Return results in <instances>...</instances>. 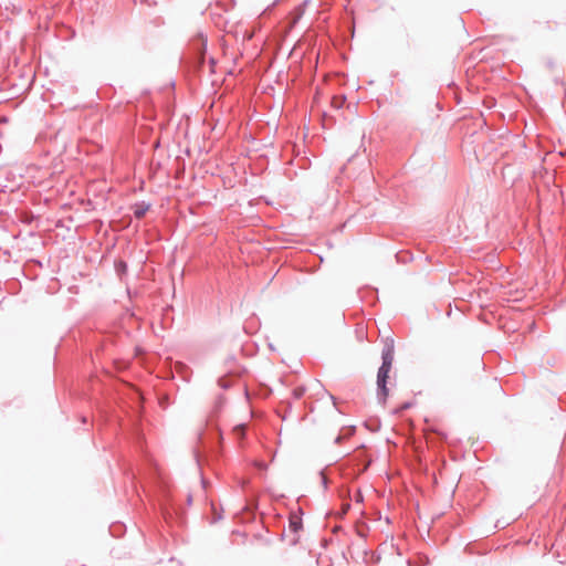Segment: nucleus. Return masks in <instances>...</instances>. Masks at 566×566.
I'll return each instance as SVG.
<instances>
[{"label":"nucleus","mask_w":566,"mask_h":566,"mask_svg":"<svg viewBox=\"0 0 566 566\" xmlns=\"http://www.w3.org/2000/svg\"><path fill=\"white\" fill-rule=\"evenodd\" d=\"M394 361V348L392 346L387 347L382 353V365L380 366L377 375V387L379 390V397L382 401L388 396V389L386 387L388 375L391 370Z\"/></svg>","instance_id":"obj_1"},{"label":"nucleus","mask_w":566,"mask_h":566,"mask_svg":"<svg viewBox=\"0 0 566 566\" xmlns=\"http://www.w3.org/2000/svg\"><path fill=\"white\" fill-rule=\"evenodd\" d=\"M344 103H345V97L344 96H334L333 99H332V105L335 108H340Z\"/></svg>","instance_id":"obj_2"},{"label":"nucleus","mask_w":566,"mask_h":566,"mask_svg":"<svg viewBox=\"0 0 566 566\" xmlns=\"http://www.w3.org/2000/svg\"><path fill=\"white\" fill-rule=\"evenodd\" d=\"M245 427L243 424L237 426L234 428V432H237L240 437H243Z\"/></svg>","instance_id":"obj_3"},{"label":"nucleus","mask_w":566,"mask_h":566,"mask_svg":"<svg viewBox=\"0 0 566 566\" xmlns=\"http://www.w3.org/2000/svg\"><path fill=\"white\" fill-rule=\"evenodd\" d=\"M301 523L298 521H291V527L294 532H296L300 527Z\"/></svg>","instance_id":"obj_4"},{"label":"nucleus","mask_w":566,"mask_h":566,"mask_svg":"<svg viewBox=\"0 0 566 566\" xmlns=\"http://www.w3.org/2000/svg\"><path fill=\"white\" fill-rule=\"evenodd\" d=\"M355 501L357 503H360L363 501V495H361V493L359 491H357L356 494H355Z\"/></svg>","instance_id":"obj_5"},{"label":"nucleus","mask_w":566,"mask_h":566,"mask_svg":"<svg viewBox=\"0 0 566 566\" xmlns=\"http://www.w3.org/2000/svg\"><path fill=\"white\" fill-rule=\"evenodd\" d=\"M144 213H145V209L136 210V211H135V216H136L137 218H142V217L144 216Z\"/></svg>","instance_id":"obj_6"},{"label":"nucleus","mask_w":566,"mask_h":566,"mask_svg":"<svg viewBox=\"0 0 566 566\" xmlns=\"http://www.w3.org/2000/svg\"><path fill=\"white\" fill-rule=\"evenodd\" d=\"M294 394H295V396L298 398V397H301V396L303 395V389H296V390L294 391Z\"/></svg>","instance_id":"obj_7"},{"label":"nucleus","mask_w":566,"mask_h":566,"mask_svg":"<svg viewBox=\"0 0 566 566\" xmlns=\"http://www.w3.org/2000/svg\"><path fill=\"white\" fill-rule=\"evenodd\" d=\"M256 465L260 469H265L266 468V465L264 463H262V462H258Z\"/></svg>","instance_id":"obj_8"}]
</instances>
